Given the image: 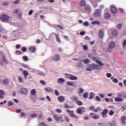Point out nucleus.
I'll use <instances>...</instances> for the list:
<instances>
[{"instance_id": "f704fd0d", "label": "nucleus", "mask_w": 126, "mask_h": 126, "mask_svg": "<svg viewBox=\"0 0 126 126\" xmlns=\"http://www.w3.org/2000/svg\"><path fill=\"white\" fill-rule=\"evenodd\" d=\"M119 97H123V98H126V93H123L119 95Z\"/></svg>"}, {"instance_id": "1a4fd4ad", "label": "nucleus", "mask_w": 126, "mask_h": 126, "mask_svg": "<svg viewBox=\"0 0 126 126\" xmlns=\"http://www.w3.org/2000/svg\"><path fill=\"white\" fill-rule=\"evenodd\" d=\"M116 46V43L114 41H111L109 44V49H114Z\"/></svg>"}, {"instance_id": "423d86ee", "label": "nucleus", "mask_w": 126, "mask_h": 126, "mask_svg": "<svg viewBox=\"0 0 126 126\" xmlns=\"http://www.w3.org/2000/svg\"><path fill=\"white\" fill-rule=\"evenodd\" d=\"M90 115L91 116L92 118L94 119V120H98V119H100V116L94 113H91Z\"/></svg>"}, {"instance_id": "79ce46f5", "label": "nucleus", "mask_w": 126, "mask_h": 126, "mask_svg": "<svg viewBox=\"0 0 126 126\" xmlns=\"http://www.w3.org/2000/svg\"><path fill=\"white\" fill-rule=\"evenodd\" d=\"M23 60L25 62H27L28 61V57L26 56H24L23 57Z\"/></svg>"}, {"instance_id": "39448f33", "label": "nucleus", "mask_w": 126, "mask_h": 126, "mask_svg": "<svg viewBox=\"0 0 126 126\" xmlns=\"http://www.w3.org/2000/svg\"><path fill=\"white\" fill-rule=\"evenodd\" d=\"M66 111L69 113L71 118H76L78 117L77 116L74 114V111L73 110L70 111L69 109H67Z\"/></svg>"}, {"instance_id": "864d4df0", "label": "nucleus", "mask_w": 126, "mask_h": 126, "mask_svg": "<svg viewBox=\"0 0 126 126\" xmlns=\"http://www.w3.org/2000/svg\"><path fill=\"white\" fill-rule=\"evenodd\" d=\"M22 65L23 67H24L25 68H28V67H29V66H28V65L27 64H22Z\"/></svg>"}, {"instance_id": "0eeeda50", "label": "nucleus", "mask_w": 126, "mask_h": 126, "mask_svg": "<svg viewBox=\"0 0 126 126\" xmlns=\"http://www.w3.org/2000/svg\"><path fill=\"white\" fill-rule=\"evenodd\" d=\"M20 92L21 94H24V95H26V94L28 93V90H27V89L25 88H23L20 90Z\"/></svg>"}, {"instance_id": "bf43d9fd", "label": "nucleus", "mask_w": 126, "mask_h": 126, "mask_svg": "<svg viewBox=\"0 0 126 126\" xmlns=\"http://www.w3.org/2000/svg\"><path fill=\"white\" fill-rule=\"evenodd\" d=\"M19 82H21V83H23V79L21 77H19Z\"/></svg>"}, {"instance_id": "bb28decb", "label": "nucleus", "mask_w": 126, "mask_h": 126, "mask_svg": "<svg viewBox=\"0 0 126 126\" xmlns=\"http://www.w3.org/2000/svg\"><path fill=\"white\" fill-rule=\"evenodd\" d=\"M1 61L2 63H8V61L5 59V57L2 58Z\"/></svg>"}, {"instance_id": "603ef678", "label": "nucleus", "mask_w": 126, "mask_h": 126, "mask_svg": "<svg viewBox=\"0 0 126 126\" xmlns=\"http://www.w3.org/2000/svg\"><path fill=\"white\" fill-rule=\"evenodd\" d=\"M79 92L80 93H83L84 92V89L82 88H79Z\"/></svg>"}, {"instance_id": "a211bd4d", "label": "nucleus", "mask_w": 126, "mask_h": 126, "mask_svg": "<svg viewBox=\"0 0 126 126\" xmlns=\"http://www.w3.org/2000/svg\"><path fill=\"white\" fill-rule=\"evenodd\" d=\"M86 111L85 110V107H80L79 108V114H83V113H85Z\"/></svg>"}, {"instance_id": "7ed1b4c3", "label": "nucleus", "mask_w": 126, "mask_h": 126, "mask_svg": "<svg viewBox=\"0 0 126 126\" xmlns=\"http://www.w3.org/2000/svg\"><path fill=\"white\" fill-rule=\"evenodd\" d=\"M53 117L56 122H59V121H60L61 123H63V122H64V120L62 119H63V117L62 116H59L58 115H54Z\"/></svg>"}, {"instance_id": "052dcab7", "label": "nucleus", "mask_w": 126, "mask_h": 126, "mask_svg": "<svg viewBox=\"0 0 126 126\" xmlns=\"http://www.w3.org/2000/svg\"><path fill=\"white\" fill-rule=\"evenodd\" d=\"M56 112L57 113H59V114H61V113H62V112H63V111H62V110H61L60 109H56Z\"/></svg>"}, {"instance_id": "3c124183", "label": "nucleus", "mask_w": 126, "mask_h": 126, "mask_svg": "<svg viewBox=\"0 0 126 126\" xmlns=\"http://www.w3.org/2000/svg\"><path fill=\"white\" fill-rule=\"evenodd\" d=\"M67 85H69V86H73V83L70 82H67Z\"/></svg>"}, {"instance_id": "393cba45", "label": "nucleus", "mask_w": 126, "mask_h": 126, "mask_svg": "<svg viewBox=\"0 0 126 126\" xmlns=\"http://www.w3.org/2000/svg\"><path fill=\"white\" fill-rule=\"evenodd\" d=\"M115 100L116 102H122L124 101V99L123 98L119 97H116Z\"/></svg>"}, {"instance_id": "ea45409f", "label": "nucleus", "mask_w": 126, "mask_h": 126, "mask_svg": "<svg viewBox=\"0 0 126 126\" xmlns=\"http://www.w3.org/2000/svg\"><path fill=\"white\" fill-rule=\"evenodd\" d=\"M21 51L23 52V53H25V52H27V48L25 47H23L21 49Z\"/></svg>"}, {"instance_id": "13d9d810", "label": "nucleus", "mask_w": 126, "mask_h": 126, "mask_svg": "<svg viewBox=\"0 0 126 126\" xmlns=\"http://www.w3.org/2000/svg\"><path fill=\"white\" fill-rule=\"evenodd\" d=\"M71 77V74H66V77L67 78H69V79H70Z\"/></svg>"}, {"instance_id": "69168bd1", "label": "nucleus", "mask_w": 126, "mask_h": 126, "mask_svg": "<svg viewBox=\"0 0 126 126\" xmlns=\"http://www.w3.org/2000/svg\"><path fill=\"white\" fill-rule=\"evenodd\" d=\"M20 48H21V45H20V44H17L16 46V49H20Z\"/></svg>"}, {"instance_id": "dca6fc26", "label": "nucleus", "mask_w": 126, "mask_h": 126, "mask_svg": "<svg viewBox=\"0 0 126 126\" xmlns=\"http://www.w3.org/2000/svg\"><path fill=\"white\" fill-rule=\"evenodd\" d=\"M58 100L60 103H63L64 101V97L63 96H60L58 97Z\"/></svg>"}, {"instance_id": "6e6d98bb", "label": "nucleus", "mask_w": 126, "mask_h": 126, "mask_svg": "<svg viewBox=\"0 0 126 126\" xmlns=\"http://www.w3.org/2000/svg\"><path fill=\"white\" fill-rule=\"evenodd\" d=\"M83 25H84L85 26H89V23H88V22H85L84 23H83Z\"/></svg>"}, {"instance_id": "cd10ccee", "label": "nucleus", "mask_w": 126, "mask_h": 126, "mask_svg": "<svg viewBox=\"0 0 126 126\" xmlns=\"http://www.w3.org/2000/svg\"><path fill=\"white\" fill-rule=\"evenodd\" d=\"M92 24L93 25H95V24H97V25H100V21H94L92 22Z\"/></svg>"}, {"instance_id": "a18cd8bd", "label": "nucleus", "mask_w": 126, "mask_h": 126, "mask_svg": "<svg viewBox=\"0 0 126 126\" xmlns=\"http://www.w3.org/2000/svg\"><path fill=\"white\" fill-rule=\"evenodd\" d=\"M106 75L108 78H111V77H112V74L110 73H106Z\"/></svg>"}, {"instance_id": "680f3d73", "label": "nucleus", "mask_w": 126, "mask_h": 126, "mask_svg": "<svg viewBox=\"0 0 126 126\" xmlns=\"http://www.w3.org/2000/svg\"><path fill=\"white\" fill-rule=\"evenodd\" d=\"M33 10H31L29 12V15H32V14H33Z\"/></svg>"}, {"instance_id": "f257e3e1", "label": "nucleus", "mask_w": 126, "mask_h": 126, "mask_svg": "<svg viewBox=\"0 0 126 126\" xmlns=\"http://www.w3.org/2000/svg\"><path fill=\"white\" fill-rule=\"evenodd\" d=\"M94 60L95 61V63L99 65L93 63L87 65V67L86 68V70H87V71H92V70H94V69H96V70H101V69H102V67L101 66H104L103 63L96 59V58L94 57Z\"/></svg>"}, {"instance_id": "49530a36", "label": "nucleus", "mask_w": 126, "mask_h": 126, "mask_svg": "<svg viewBox=\"0 0 126 126\" xmlns=\"http://www.w3.org/2000/svg\"><path fill=\"white\" fill-rule=\"evenodd\" d=\"M55 94L56 96H60V93L57 90H55Z\"/></svg>"}, {"instance_id": "f03ea898", "label": "nucleus", "mask_w": 126, "mask_h": 126, "mask_svg": "<svg viewBox=\"0 0 126 126\" xmlns=\"http://www.w3.org/2000/svg\"><path fill=\"white\" fill-rule=\"evenodd\" d=\"M9 18L10 17L8 16L7 14H4L0 17V20L2 22H4V21H8L9 20Z\"/></svg>"}, {"instance_id": "ddd939ff", "label": "nucleus", "mask_w": 126, "mask_h": 126, "mask_svg": "<svg viewBox=\"0 0 126 126\" xmlns=\"http://www.w3.org/2000/svg\"><path fill=\"white\" fill-rule=\"evenodd\" d=\"M108 125L110 126H117V121L113 120L108 123Z\"/></svg>"}, {"instance_id": "58836bf2", "label": "nucleus", "mask_w": 126, "mask_h": 126, "mask_svg": "<svg viewBox=\"0 0 126 126\" xmlns=\"http://www.w3.org/2000/svg\"><path fill=\"white\" fill-rule=\"evenodd\" d=\"M45 90L47 91V92H53V89H51V88H46Z\"/></svg>"}, {"instance_id": "412c9836", "label": "nucleus", "mask_w": 126, "mask_h": 126, "mask_svg": "<svg viewBox=\"0 0 126 126\" xmlns=\"http://www.w3.org/2000/svg\"><path fill=\"white\" fill-rule=\"evenodd\" d=\"M29 50L32 51V53H35L36 52V48L33 47H30L29 48Z\"/></svg>"}, {"instance_id": "4c0bfd02", "label": "nucleus", "mask_w": 126, "mask_h": 126, "mask_svg": "<svg viewBox=\"0 0 126 126\" xmlns=\"http://www.w3.org/2000/svg\"><path fill=\"white\" fill-rule=\"evenodd\" d=\"M83 62H84V63H90V60H89V59H84L83 60Z\"/></svg>"}, {"instance_id": "f8f14e48", "label": "nucleus", "mask_w": 126, "mask_h": 126, "mask_svg": "<svg viewBox=\"0 0 126 126\" xmlns=\"http://www.w3.org/2000/svg\"><path fill=\"white\" fill-rule=\"evenodd\" d=\"M86 11V12H90L91 11V7L89 5H86L85 7V11Z\"/></svg>"}, {"instance_id": "8fccbe9b", "label": "nucleus", "mask_w": 126, "mask_h": 126, "mask_svg": "<svg viewBox=\"0 0 126 126\" xmlns=\"http://www.w3.org/2000/svg\"><path fill=\"white\" fill-rule=\"evenodd\" d=\"M109 114L110 116H113V115L115 114V112H114L113 110H110Z\"/></svg>"}, {"instance_id": "6ab92c4d", "label": "nucleus", "mask_w": 126, "mask_h": 126, "mask_svg": "<svg viewBox=\"0 0 126 126\" xmlns=\"http://www.w3.org/2000/svg\"><path fill=\"white\" fill-rule=\"evenodd\" d=\"M95 97V94H94L93 92H91L90 94V96L89 97V100H91L92 99H94V98Z\"/></svg>"}, {"instance_id": "2f4dec72", "label": "nucleus", "mask_w": 126, "mask_h": 126, "mask_svg": "<svg viewBox=\"0 0 126 126\" xmlns=\"http://www.w3.org/2000/svg\"><path fill=\"white\" fill-rule=\"evenodd\" d=\"M76 79H77V77H76V76H73L72 75H71V77L70 78V80H76Z\"/></svg>"}, {"instance_id": "7c9ffc66", "label": "nucleus", "mask_w": 126, "mask_h": 126, "mask_svg": "<svg viewBox=\"0 0 126 126\" xmlns=\"http://www.w3.org/2000/svg\"><path fill=\"white\" fill-rule=\"evenodd\" d=\"M31 94L32 95H34L36 94V89H33L31 90Z\"/></svg>"}, {"instance_id": "e433bc0d", "label": "nucleus", "mask_w": 126, "mask_h": 126, "mask_svg": "<svg viewBox=\"0 0 126 126\" xmlns=\"http://www.w3.org/2000/svg\"><path fill=\"white\" fill-rule=\"evenodd\" d=\"M23 73L26 78V77L29 75V73H28V71H27V70H24Z\"/></svg>"}, {"instance_id": "c85d7f7f", "label": "nucleus", "mask_w": 126, "mask_h": 126, "mask_svg": "<svg viewBox=\"0 0 126 126\" xmlns=\"http://www.w3.org/2000/svg\"><path fill=\"white\" fill-rule=\"evenodd\" d=\"M111 11L112 13H117V9L114 7H111Z\"/></svg>"}, {"instance_id": "2eb2a0df", "label": "nucleus", "mask_w": 126, "mask_h": 126, "mask_svg": "<svg viewBox=\"0 0 126 126\" xmlns=\"http://www.w3.org/2000/svg\"><path fill=\"white\" fill-rule=\"evenodd\" d=\"M2 82L3 85H8V84L9 83V80L8 79H4Z\"/></svg>"}, {"instance_id": "37998d69", "label": "nucleus", "mask_w": 126, "mask_h": 126, "mask_svg": "<svg viewBox=\"0 0 126 126\" xmlns=\"http://www.w3.org/2000/svg\"><path fill=\"white\" fill-rule=\"evenodd\" d=\"M95 100H96V101H97V102L101 101V98H100V97H99V96H96L95 97Z\"/></svg>"}, {"instance_id": "9d476101", "label": "nucleus", "mask_w": 126, "mask_h": 126, "mask_svg": "<svg viewBox=\"0 0 126 126\" xmlns=\"http://www.w3.org/2000/svg\"><path fill=\"white\" fill-rule=\"evenodd\" d=\"M100 14H101V12H100L99 10H96L94 12V16H95V17H99Z\"/></svg>"}, {"instance_id": "4468645a", "label": "nucleus", "mask_w": 126, "mask_h": 126, "mask_svg": "<svg viewBox=\"0 0 126 126\" xmlns=\"http://www.w3.org/2000/svg\"><path fill=\"white\" fill-rule=\"evenodd\" d=\"M99 109H100V108L97 107L96 109H95V107L94 106H91L90 107V110H92L94 112H95V113H97V112L99 111Z\"/></svg>"}, {"instance_id": "473e14b6", "label": "nucleus", "mask_w": 126, "mask_h": 126, "mask_svg": "<svg viewBox=\"0 0 126 126\" xmlns=\"http://www.w3.org/2000/svg\"><path fill=\"white\" fill-rule=\"evenodd\" d=\"M122 27H123V24H119V25H118L117 26V29L118 30H120L122 29Z\"/></svg>"}, {"instance_id": "774afa93", "label": "nucleus", "mask_w": 126, "mask_h": 126, "mask_svg": "<svg viewBox=\"0 0 126 126\" xmlns=\"http://www.w3.org/2000/svg\"><path fill=\"white\" fill-rule=\"evenodd\" d=\"M83 49H84V50H87V49H88V47L86 45H83Z\"/></svg>"}, {"instance_id": "0e129e2a", "label": "nucleus", "mask_w": 126, "mask_h": 126, "mask_svg": "<svg viewBox=\"0 0 126 126\" xmlns=\"http://www.w3.org/2000/svg\"><path fill=\"white\" fill-rule=\"evenodd\" d=\"M121 109H122V112H125V110L126 109V106L122 107Z\"/></svg>"}, {"instance_id": "72a5a7b5", "label": "nucleus", "mask_w": 126, "mask_h": 126, "mask_svg": "<svg viewBox=\"0 0 126 126\" xmlns=\"http://www.w3.org/2000/svg\"><path fill=\"white\" fill-rule=\"evenodd\" d=\"M30 117L32 118H37V113H33L32 114H30Z\"/></svg>"}, {"instance_id": "b1692460", "label": "nucleus", "mask_w": 126, "mask_h": 126, "mask_svg": "<svg viewBox=\"0 0 126 126\" xmlns=\"http://www.w3.org/2000/svg\"><path fill=\"white\" fill-rule=\"evenodd\" d=\"M62 82H65V81L63 78H60L57 80V83H62Z\"/></svg>"}, {"instance_id": "338daca9", "label": "nucleus", "mask_w": 126, "mask_h": 126, "mask_svg": "<svg viewBox=\"0 0 126 126\" xmlns=\"http://www.w3.org/2000/svg\"><path fill=\"white\" fill-rule=\"evenodd\" d=\"M126 40H125L123 42V47L125 48V47H126Z\"/></svg>"}, {"instance_id": "4d7b16f0", "label": "nucleus", "mask_w": 126, "mask_h": 126, "mask_svg": "<svg viewBox=\"0 0 126 126\" xmlns=\"http://www.w3.org/2000/svg\"><path fill=\"white\" fill-rule=\"evenodd\" d=\"M40 82L41 83V84H43V85H46V82H45L44 80H40Z\"/></svg>"}, {"instance_id": "5fc2aeb1", "label": "nucleus", "mask_w": 126, "mask_h": 126, "mask_svg": "<svg viewBox=\"0 0 126 126\" xmlns=\"http://www.w3.org/2000/svg\"><path fill=\"white\" fill-rule=\"evenodd\" d=\"M64 119L66 122H69L70 121V120L69 119V118L67 117V116H64Z\"/></svg>"}, {"instance_id": "09e8293b", "label": "nucleus", "mask_w": 126, "mask_h": 126, "mask_svg": "<svg viewBox=\"0 0 126 126\" xmlns=\"http://www.w3.org/2000/svg\"><path fill=\"white\" fill-rule=\"evenodd\" d=\"M20 116L21 118H22V117H26V113H25L24 112H21Z\"/></svg>"}, {"instance_id": "e2e57ef3", "label": "nucleus", "mask_w": 126, "mask_h": 126, "mask_svg": "<svg viewBox=\"0 0 126 126\" xmlns=\"http://www.w3.org/2000/svg\"><path fill=\"white\" fill-rule=\"evenodd\" d=\"M99 95L100 98H105V95H104L103 94H99Z\"/></svg>"}, {"instance_id": "a19ab883", "label": "nucleus", "mask_w": 126, "mask_h": 126, "mask_svg": "<svg viewBox=\"0 0 126 126\" xmlns=\"http://www.w3.org/2000/svg\"><path fill=\"white\" fill-rule=\"evenodd\" d=\"M74 100L76 102H77V104L78 106H79V101L78 100V98L77 97H74Z\"/></svg>"}, {"instance_id": "c9c22d12", "label": "nucleus", "mask_w": 126, "mask_h": 126, "mask_svg": "<svg viewBox=\"0 0 126 126\" xmlns=\"http://www.w3.org/2000/svg\"><path fill=\"white\" fill-rule=\"evenodd\" d=\"M85 4H86L85 1L84 0H81L80 2V5H81V6H84Z\"/></svg>"}, {"instance_id": "aec40b11", "label": "nucleus", "mask_w": 126, "mask_h": 126, "mask_svg": "<svg viewBox=\"0 0 126 126\" xmlns=\"http://www.w3.org/2000/svg\"><path fill=\"white\" fill-rule=\"evenodd\" d=\"M0 99H1V98H3L4 97V91L2 90H0Z\"/></svg>"}, {"instance_id": "f3484780", "label": "nucleus", "mask_w": 126, "mask_h": 126, "mask_svg": "<svg viewBox=\"0 0 126 126\" xmlns=\"http://www.w3.org/2000/svg\"><path fill=\"white\" fill-rule=\"evenodd\" d=\"M104 17L105 19H109V18H111V14L109 13H105L104 14Z\"/></svg>"}, {"instance_id": "20e7f679", "label": "nucleus", "mask_w": 126, "mask_h": 126, "mask_svg": "<svg viewBox=\"0 0 126 126\" xmlns=\"http://www.w3.org/2000/svg\"><path fill=\"white\" fill-rule=\"evenodd\" d=\"M109 110L107 109H104L101 112V114L102 118H107L108 116H106L108 114Z\"/></svg>"}, {"instance_id": "c03bdc74", "label": "nucleus", "mask_w": 126, "mask_h": 126, "mask_svg": "<svg viewBox=\"0 0 126 126\" xmlns=\"http://www.w3.org/2000/svg\"><path fill=\"white\" fill-rule=\"evenodd\" d=\"M113 82H114V83H119V80L117 78H114L113 79Z\"/></svg>"}, {"instance_id": "4be33fe9", "label": "nucleus", "mask_w": 126, "mask_h": 126, "mask_svg": "<svg viewBox=\"0 0 126 126\" xmlns=\"http://www.w3.org/2000/svg\"><path fill=\"white\" fill-rule=\"evenodd\" d=\"M89 96V93H85L83 94V97L85 98V99H87V98H88V96Z\"/></svg>"}, {"instance_id": "a878e982", "label": "nucleus", "mask_w": 126, "mask_h": 126, "mask_svg": "<svg viewBox=\"0 0 126 126\" xmlns=\"http://www.w3.org/2000/svg\"><path fill=\"white\" fill-rule=\"evenodd\" d=\"M126 116H123L121 118V121L122 122V124L124 125H126Z\"/></svg>"}, {"instance_id": "5701e85b", "label": "nucleus", "mask_w": 126, "mask_h": 126, "mask_svg": "<svg viewBox=\"0 0 126 126\" xmlns=\"http://www.w3.org/2000/svg\"><path fill=\"white\" fill-rule=\"evenodd\" d=\"M99 36L100 38H103L104 37V32L103 31H99Z\"/></svg>"}, {"instance_id": "de8ad7c7", "label": "nucleus", "mask_w": 126, "mask_h": 126, "mask_svg": "<svg viewBox=\"0 0 126 126\" xmlns=\"http://www.w3.org/2000/svg\"><path fill=\"white\" fill-rule=\"evenodd\" d=\"M40 126H47V124L45 122H42V123L39 124Z\"/></svg>"}, {"instance_id": "c756f323", "label": "nucleus", "mask_w": 126, "mask_h": 126, "mask_svg": "<svg viewBox=\"0 0 126 126\" xmlns=\"http://www.w3.org/2000/svg\"><path fill=\"white\" fill-rule=\"evenodd\" d=\"M112 34L113 36H118V31L113 30L112 31Z\"/></svg>"}, {"instance_id": "9b49d317", "label": "nucleus", "mask_w": 126, "mask_h": 126, "mask_svg": "<svg viewBox=\"0 0 126 126\" xmlns=\"http://www.w3.org/2000/svg\"><path fill=\"white\" fill-rule=\"evenodd\" d=\"M60 58H61V56H60L59 54H56L55 55L54 58H53V60L55 62H59V61H60Z\"/></svg>"}, {"instance_id": "6e6552de", "label": "nucleus", "mask_w": 126, "mask_h": 126, "mask_svg": "<svg viewBox=\"0 0 126 126\" xmlns=\"http://www.w3.org/2000/svg\"><path fill=\"white\" fill-rule=\"evenodd\" d=\"M52 34H54V35H55L56 40L57 42H58V43H59V44H61L62 41H61V38H60V36H59V35H58V34L55 32L52 33Z\"/></svg>"}]
</instances>
